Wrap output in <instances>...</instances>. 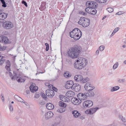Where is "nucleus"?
Instances as JSON below:
<instances>
[{
    "instance_id": "680f3d73",
    "label": "nucleus",
    "mask_w": 126,
    "mask_h": 126,
    "mask_svg": "<svg viewBox=\"0 0 126 126\" xmlns=\"http://www.w3.org/2000/svg\"><path fill=\"white\" fill-rule=\"evenodd\" d=\"M115 33L114 32H112V34H111V35L110 36V37H112Z\"/></svg>"
},
{
    "instance_id": "a878e982",
    "label": "nucleus",
    "mask_w": 126,
    "mask_h": 126,
    "mask_svg": "<svg viewBox=\"0 0 126 126\" xmlns=\"http://www.w3.org/2000/svg\"><path fill=\"white\" fill-rule=\"evenodd\" d=\"M89 79L88 77H86L83 78L82 76V78L81 79L80 82L82 83H84L86 82L87 81H89Z\"/></svg>"
},
{
    "instance_id": "0e129e2a",
    "label": "nucleus",
    "mask_w": 126,
    "mask_h": 126,
    "mask_svg": "<svg viewBox=\"0 0 126 126\" xmlns=\"http://www.w3.org/2000/svg\"><path fill=\"white\" fill-rule=\"evenodd\" d=\"M122 12H119L116 13V14L117 15H120L122 14L121 13Z\"/></svg>"
},
{
    "instance_id": "338daca9",
    "label": "nucleus",
    "mask_w": 126,
    "mask_h": 126,
    "mask_svg": "<svg viewBox=\"0 0 126 126\" xmlns=\"http://www.w3.org/2000/svg\"><path fill=\"white\" fill-rule=\"evenodd\" d=\"M99 51L98 50H96V53L97 54V55H98L99 53Z\"/></svg>"
},
{
    "instance_id": "e2e57ef3",
    "label": "nucleus",
    "mask_w": 126,
    "mask_h": 126,
    "mask_svg": "<svg viewBox=\"0 0 126 126\" xmlns=\"http://www.w3.org/2000/svg\"><path fill=\"white\" fill-rule=\"evenodd\" d=\"M48 86V87L49 88H51V87H52H52H53L52 86V85H50V84Z\"/></svg>"
},
{
    "instance_id": "b1692460",
    "label": "nucleus",
    "mask_w": 126,
    "mask_h": 126,
    "mask_svg": "<svg viewBox=\"0 0 126 126\" xmlns=\"http://www.w3.org/2000/svg\"><path fill=\"white\" fill-rule=\"evenodd\" d=\"M7 17V15L6 14L0 12V20L5 19Z\"/></svg>"
},
{
    "instance_id": "3c124183",
    "label": "nucleus",
    "mask_w": 126,
    "mask_h": 126,
    "mask_svg": "<svg viewBox=\"0 0 126 126\" xmlns=\"http://www.w3.org/2000/svg\"><path fill=\"white\" fill-rule=\"evenodd\" d=\"M119 28L118 27H117L114 30L113 32L116 33L119 30Z\"/></svg>"
},
{
    "instance_id": "473e14b6",
    "label": "nucleus",
    "mask_w": 126,
    "mask_h": 126,
    "mask_svg": "<svg viewBox=\"0 0 126 126\" xmlns=\"http://www.w3.org/2000/svg\"><path fill=\"white\" fill-rule=\"evenodd\" d=\"M65 109L64 108H60L57 110L60 113H63L65 111Z\"/></svg>"
},
{
    "instance_id": "58836bf2",
    "label": "nucleus",
    "mask_w": 126,
    "mask_h": 126,
    "mask_svg": "<svg viewBox=\"0 0 126 126\" xmlns=\"http://www.w3.org/2000/svg\"><path fill=\"white\" fill-rule=\"evenodd\" d=\"M107 0H96V1L99 3H103L106 2Z\"/></svg>"
},
{
    "instance_id": "7ed1b4c3",
    "label": "nucleus",
    "mask_w": 126,
    "mask_h": 126,
    "mask_svg": "<svg viewBox=\"0 0 126 126\" xmlns=\"http://www.w3.org/2000/svg\"><path fill=\"white\" fill-rule=\"evenodd\" d=\"M78 23L84 27H86L89 26L90 24V20L88 18L84 17H81L78 22Z\"/></svg>"
},
{
    "instance_id": "49530a36",
    "label": "nucleus",
    "mask_w": 126,
    "mask_h": 126,
    "mask_svg": "<svg viewBox=\"0 0 126 126\" xmlns=\"http://www.w3.org/2000/svg\"><path fill=\"white\" fill-rule=\"evenodd\" d=\"M45 5H41V7L40 9V10H43L45 8Z\"/></svg>"
},
{
    "instance_id": "6e6552de",
    "label": "nucleus",
    "mask_w": 126,
    "mask_h": 126,
    "mask_svg": "<svg viewBox=\"0 0 126 126\" xmlns=\"http://www.w3.org/2000/svg\"><path fill=\"white\" fill-rule=\"evenodd\" d=\"M99 109L98 107L91 108L85 111V113L88 114L92 115L95 112Z\"/></svg>"
},
{
    "instance_id": "a211bd4d",
    "label": "nucleus",
    "mask_w": 126,
    "mask_h": 126,
    "mask_svg": "<svg viewBox=\"0 0 126 126\" xmlns=\"http://www.w3.org/2000/svg\"><path fill=\"white\" fill-rule=\"evenodd\" d=\"M72 113L73 117L75 118H78L81 115V114L79 113L78 111L76 110L72 111Z\"/></svg>"
},
{
    "instance_id": "a19ab883",
    "label": "nucleus",
    "mask_w": 126,
    "mask_h": 126,
    "mask_svg": "<svg viewBox=\"0 0 126 126\" xmlns=\"http://www.w3.org/2000/svg\"><path fill=\"white\" fill-rule=\"evenodd\" d=\"M106 9L110 13L112 12L113 11V9L111 7L107 8Z\"/></svg>"
},
{
    "instance_id": "6ab92c4d",
    "label": "nucleus",
    "mask_w": 126,
    "mask_h": 126,
    "mask_svg": "<svg viewBox=\"0 0 126 126\" xmlns=\"http://www.w3.org/2000/svg\"><path fill=\"white\" fill-rule=\"evenodd\" d=\"M14 98L16 100L19 102H21L22 103H25V101L24 100L17 95H15Z\"/></svg>"
},
{
    "instance_id": "20e7f679",
    "label": "nucleus",
    "mask_w": 126,
    "mask_h": 126,
    "mask_svg": "<svg viewBox=\"0 0 126 126\" xmlns=\"http://www.w3.org/2000/svg\"><path fill=\"white\" fill-rule=\"evenodd\" d=\"M11 79L13 80L16 79L19 82H22L25 81V79L23 78L19 74H16L11 77Z\"/></svg>"
},
{
    "instance_id": "4d7b16f0",
    "label": "nucleus",
    "mask_w": 126,
    "mask_h": 126,
    "mask_svg": "<svg viewBox=\"0 0 126 126\" xmlns=\"http://www.w3.org/2000/svg\"><path fill=\"white\" fill-rule=\"evenodd\" d=\"M39 96V95L38 94H36L35 95V98H38Z\"/></svg>"
},
{
    "instance_id": "aec40b11",
    "label": "nucleus",
    "mask_w": 126,
    "mask_h": 126,
    "mask_svg": "<svg viewBox=\"0 0 126 126\" xmlns=\"http://www.w3.org/2000/svg\"><path fill=\"white\" fill-rule=\"evenodd\" d=\"M75 94V92L71 91H68L66 94V96L69 97H71L74 96Z\"/></svg>"
},
{
    "instance_id": "cd10ccee",
    "label": "nucleus",
    "mask_w": 126,
    "mask_h": 126,
    "mask_svg": "<svg viewBox=\"0 0 126 126\" xmlns=\"http://www.w3.org/2000/svg\"><path fill=\"white\" fill-rule=\"evenodd\" d=\"M10 63L9 62V61H8L7 62L6 65L5 66V68L8 71H10Z\"/></svg>"
},
{
    "instance_id": "412c9836",
    "label": "nucleus",
    "mask_w": 126,
    "mask_h": 126,
    "mask_svg": "<svg viewBox=\"0 0 126 126\" xmlns=\"http://www.w3.org/2000/svg\"><path fill=\"white\" fill-rule=\"evenodd\" d=\"M30 90L32 92L34 93L37 91L38 89V87L36 86H34L33 85H31L29 87Z\"/></svg>"
},
{
    "instance_id": "864d4df0",
    "label": "nucleus",
    "mask_w": 126,
    "mask_h": 126,
    "mask_svg": "<svg viewBox=\"0 0 126 126\" xmlns=\"http://www.w3.org/2000/svg\"><path fill=\"white\" fill-rule=\"evenodd\" d=\"M4 62V60H2L0 61V65H2Z\"/></svg>"
},
{
    "instance_id": "2eb2a0df",
    "label": "nucleus",
    "mask_w": 126,
    "mask_h": 126,
    "mask_svg": "<svg viewBox=\"0 0 126 126\" xmlns=\"http://www.w3.org/2000/svg\"><path fill=\"white\" fill-rule=\"evenodd\" d=\"M53 115V113L51 111L48 112L46 113L45 115V118L46 120H48L52 117Z\"/></svg>"
},
{
    "instance_id": "8fccbe9b",
    "label": "nucleus",
    "mask_w": 126,
    "mask_h": 126,
    "mask_svg": "<svg viewBox=\"0 0 126 126\" xmlns=\"http://www.w3.org/2000/svg\"><path fill=\"white\" fill-rule=\"evenodd\" d=\"M22 3L24 4V5L26 6L27 7L28 5L27 4L26 2L24 0H23L22 2Z\"/></svg>"
},
{
    "instance_id": "f3484780",
    "label": "nucleus",
    "mask_w": 126,
    "mask_h": 126,
    "mask_svg": "<svg viewBox=\"0 0 126 126\" xmlns=\"http://www.w3.org/2000/svg\"><path fill=\"white\" fill-rule=\"evenodd\" d=\"M79 61L77 60L74 64V66L75 68L79 70H80L82 68V67L80 64L79 63Z\"/></svg>"
},
{
    "instance_id": "dca6fc26",
    "label": "nucleus",
    "mask_w": 126,
    "mask_h": 126,
    "mask_svg": "<svg viewBox=\"0 0 126 126\" xmlns=\"http://www.w3.org/2000/svg\"><path fill=\"white\" fill-rule=\"evenodd\" d=\"M77 96L78 99L80 100L81 101V100H84L86 99V96L83 93H79L77 95Z\"/></svg>"
},
{
    "instance_id": "9d476101",
    "label": "nucleus",
    "mask_w": 126,
    "mask_h": 126,
    "mask_svg": "<svg viewBox=\"0 0 126 126\" xmlns=\"http://www.w3.org/2000/svg\"><path fill=\"white\" fill-rule=\"evenodd\" d=\"M93 104L92 101L87 100L84 102L83 103V106L84 108H89L93 105Z\"/></svg>"
},
{
    "instance_id": "2f4dec72",
    "label": "nucleus",
    "mask_w": 126,
    "mask_h": 126,
    "mask_svg": "<svg viewBox=\"0 0 126 126\" xmlns=\"http://www.w3.org/2000/svg\"><path fill=\"white\" fill-rule=\"evenodd\" d=\"M119 118L120 119H121V120L123 122H126V120L124 117H123L121 115H119Z\"/></svg>"
},
{
    "instance_id": "c9c22d12",
    "label": "nucleus",
    "mask_w": 126,
    "mask_h": 126,
    "mask_svg": "<svg viewBox=\"0 0 126 126\" xmlns=\"http://www.w3.org/2000/svg\"><path fill=\"white\" fill-rule=\"evenodd\" d=\"M0 1L2 4V6L4 7H6V6L5 2L4 0H0Z\"/></svg>"
},
{
    "instance_id": "f03ea898",
    "label": "nucleus",
    "mask_w": 126,
    "mask_h": 126,
    "mask_svg": "<svg viewBox=\"0 0 126 126\" xmlns=\"http://www.w3.org/2000/svg\"><path fill=\"white\" fill-rule=\"evenodd\" d=\"M82 33L79 29L76 28L70 32V35L71 37L73 38L74 40H77L81 37Z\"/></svg>"
},
{
    "instance_id": "bf43d9fd",
    "label": "nucleus",
    "mask_w": 126,
    "mask_h": 126,
    "mask_svg": "<svg viewBox=\"0 0 126 126\" xmlns=\"http://www.w3.org/2000/svg\"><path fill=\"white\" fill-rule=\"evenodd\" d=\"M52 89L53 90H54L55 91L57 92V89L55 87H52Z\"/></svg>"
},
{
    "instance_id": "774afa93",
    "label": "nucleus",
    "mask_w": 126,
    "mask_h": 126,
    "mask_svg": "<svg viewBox=\"0 0 126 126\" xmlns=\"http://www.w3.org/2000/svg\"><path fill=\"white\" fill-rule=\"evenodd\" d=\"M3 58V56L0 55V60H1Z\"/></svg>"
},
{
    "instance_id": "0eeeda50",
    "label": "nucleus",
    "mask_w": 126,
    "mask_h": 126,
    "mask_svg": "<svg viewBox=\"0 0 126 126\" xmlns=\"http://www.w3.org/2000/svg\"><path fill=\"white\" fill-rule=\"evenodd\" d=\"M84 88L87 91H91L94 88V87L90 82L86 83L84 85Z\"/></svg>"
},
{
    "instance_id": "de8ad7c7",
    "label": "nucleus",
    "mask_w": 126,
    "mask_h": 126,
    "mask_svg": "<svg viewBox=\"0 0 126 126\" xmlns=\"http://www.w3.org/2000/svg\"><path fill=\"white\" fill-rule=\"evenodd\" d=\"M84 95L85 96H86V98L87 99V97H89V92L88 93L87 92H85L84 94Z\"/></svg>"
},
{
    "instance_id": "393cba45",
    "label": "nucleus",
    "mask_w": 126,
    "mask_h": 126,
    "mask_svg": "<svg viewBox=\"0 0 126 126\" xmlns=\"http://www.w3.org/2000/svg\"><path fill=\"white\" fill-rule=\"evenodd\" d=\"M82 78V76L81 75H76L74 77L75 80L77 82L80 81L81 79Z\"/></svg>"
},
{
    "instance_id": "c756f323",
    "label": "nucleus",
    "mask_w": 126,
    "mask_h": 126,
    "mask_svg": "<svg viewBox=\"0 0 126 126\" xmlns=\"http://www.w3.org/2000/svg\"><path fill=\"white\" fill-rule=\"evenodd\" d=\"M119 89V87L118 86H116L112 88L111 90L110 91L111 92H113L118 90Z\"/></svg>"
},
{
    "instance_id": "f257e3e1",
    "label": "nucleus",
    "mask_w": 126,
    "mask_h": 126,
    "mask_svg": "<svg viewBox=\"0 0 126 126\" xmlns=\"http://www.w3.org/2000/svg\"><path fill=\"white\" fill-rule=\"evenodd\" d=\"M82 50L81 47L78 45H76L71 47L68 51V56L70 58L74 59L79 56Z\"/></svg>"
},
{
    "instance_id": "39448f33",
    "label": "nucleus",
    "mask_w": 126,
    "mask_h": 126,
    "mask_svg": "<svg viewBox=\"0 0 126 126\" xmlns=\"http://www.w3.org/2000/svg\"><path fill=\"white\" fill-rule=\"evenodd\" d=\"M13 24L10 21H7L4 22L3 24V27L5 29L9 30L13 27Z\"/></svg>"
},
{
    "instance_id": "4468645a",
    "label": "nucleus",
    "mask_w": 126,
    "mask_h": 126,
    "mask_svg": "<svg viewBox=\"0 0 126 126\" xmlns=\"http://www.w3.org/2000/svg\"><path fill=\"white\" fill-rule=\"evenodd\" d=\"M80 86L78 84H75L72 87V89L76 92H78L80 89Z\"/></svg>"
},
{
    "instance_id": "37998d69",
    "label": "nucleus",
    "mask_w": 126,
    "mask_h": 126,
    "mask_svg": "<svg viewBox=\"0 0 126 126\" xmlns=\"http://www.w3.org/2000/svg\"><path fill=\"white\" fill-rule=\"evenodd\" d=\"M45 45L46 46V50L47 51H48L49 50V45L47 43H46L45 44Z\"/></svg>"
},
{
    "instance_id": "f704fd0d",
    "label": "nucleus",
    "mask_w": 126,
    "mask_h": 126,
    "mask_svg": "<svg viewBox=\"0 0 126 126\" xmlns=\"http://www.w3.org/2000/svg\"><path fill=\"white\" fill-rule=\"evenodd\" d=\"M91 8L90 7H88L85 9V11L87 13L90 14V12L91 11Z\"/></svg>"
},
{
    "instance_id": "c03bdc74",
    "label": "nucleus",
    "mask_w": 126,
    "mask_h": 126,
    "mask_svg": "<svg viewBox=\"0 0 126 126\" xmlns=\"http://www.w3.org/2000/svg\"><path fill=\"white\" fill-rule=\"evenodd\" d=\"M125 79H120L118 80V82L119 83H123L125 81Z\"/></svg>"
},
{
    "instance_id": "79ce46f5",
    "label": "nucleus",
    "mask_w": 126,
    "mask_h": 126,
    "mask_svg": "<svg viewBox=\"0 0 126 126\" xmlns=\"http://www.w3.org/2000/svg\"><path fill=\"white\" fill-rule=\"evenodd\" d=\"M89 97H91L94 95V94L93 92L92 91H90L89 92Z\"/></svg>"
},
{
    "instance_id": "69168bd1",
    "label": "nucleus",
    "mask_w": 126,
    "mask_h": 126,
    "mask_svg": "<svg viewBox=\"0 0 126 126\" xmlns=\"http://www.w3.org/2000/svg\"><path fill=\"white\" fill-rule=\"evenodd\" d=\"M40 104L41 105H44L45 104V103L43 102H41L40 103Z\"/></svg>"
},
{
    "instance_id": "c85d7f7f",
    "label": "nucleus",
    "mask_w": 126,
    "mask_h": 126,
    "mask_svg": "<svg viewBox=\"0 0 126 126\" xmlns=\"http://www.w3.org/2000/svg\"><path fill=\"white\" fill-rule=\"evenodd\" d=\"M95 8H91V11L90 14L92 15H95L96 13V11L95 9Z\"/></svg>"
},
{
    "instance_id": "f8f14e48",
    "label": "nucleus",
    "mask_w": 126,
    "mask_h": 126,
    "mask_svg": "<svg viewBox=\"0 0 126 126\" xmlns=\"http://www.w3.org/2000/svg\"><path fill=\"white\" fill-rule=\"evenodd\" d=\"M74 84L73 81L72 80L67 81L65 84V88L67 89H69L70 88H71L72 89V87Z\"/></svg>"
},
{
    "instance_id": "7c9ffc66",
    "label": "nucleus",
    "mask_w": 126,
    "mask_h": 126,
    "mask_svg": "<svg viewBox=\"0 0 126 126\" xmlns=\"http://www.w3.org/2000/svg\"><path fill=\"white\" fill-rule=\"evenodd\" d=\"M59 104L60 106L62 107H65L66 106V104L61 101H59Z\"/></svg>"
},
{
    "instance_id": "72a5a7b5",
    "label": "nucleus",
    "mask_w": 126,
    "mask_h": 126,
    "mask_svg": "<svg viewBox=\"0 0 126 126\" xmlns=\"http://www.w3.org/2000/svg\"><path fill=\"white\" fill-rule=\"evenodd\" d=\"M119 65L118 63V62H116V63L114 65L113 67V70H115L117 68Z\"/></svg>"
},
{
    "instance_id": "052dcab7",
    "label": "nucleus",
    "mask_w": 126,
    "mask_h": 126,
    "mask_svg": "<svg viewBox=\"0 0 126 126\" xmlns=\"http://www.w3.org/2000/svg\"><path fill=\"white\" fill-rule=\"evenodd\" d=\"M30 92V91L29 90H27L26 91V93L27 94H29Z\"/></svg>"
},
{
    "instance_id": "9b49d317",
    "label": "nucleus",
    "mask_w": 126,
    "mask_h": 126,
    "mask_svg": "<svg viewBox=\"0 0 126 126\" xmlns=\"http://www.w3.org/2000/svg\"><path fill=\"white\" fill-rule=\"evenodd\" d=\"M54 91L51 89H47L46 91V95L50 98L54 96Z\"/></svg>"
},
{
    "instance_id": "5fc2aeb1",
    "label": "nucleus",
    "mask_w": 126,
    "mask_h": 126,
    "mask_svg": "<svg viewBox=\"0 0 126 126\" xmlns=\"http://www.w3.org/2000/svg\"><path fill=\"white\" fill-rule=\"evenodd\" d=\"M42 96L43 98H45L46 97V95L44 94L43 93L42 95Z\"/></svg>"
},
{
    "instance_id": "4be33fe9",
    "label": "nucleus",
    "mask_w": 126,
    "mask_h": 126,
    "mask_svg": "<svg viewBox=\"0 0 126 126\" xmlns=\"http://www.w3.org/2000/svg\"><path fill=\"white\" fill-rule=\"evenodd\" d=\"M47 108L49 110H52L54 108V105L51 103H48L46 105Z\"/></svg>"
},
{
    "instance_id": "bb28decb",
    "label": "nucleus",
    "mask_w": 126,
    "mask_h": 126,
    "mask_svg": "<svg viewBox=\"0 0 126 126\" xmlns=\"http://www.w3.org/2000/svg\"><path fill=\"white\" fill-rule=\"evenodd\" d=\"M1 40L2 42L5 43H8L9 40L8 38L5 36H2L1 38Z\"/></svg>"
},
{
    "instance_id": "e433bc0d",
    "label": "nucleus",
    "mask_w": 126,
    "mask_h": 126,
    "mask_svg": "<svg viewBox=\"0 0 126 126\" xmlns=\"http://www.w3.org/2000/svg\"><path fill=\"white\" fill-rule=\"evenodd\" d=\"M6 48V47L5 46H1L0 44V50L2 51L4 50Z\"/></svg>"
},
{
    "instance_id": "6e6d98bb",
    "label": "nucleus",
    "mask_w": 126,
    "mask_h": 126,
    "mask_svg": "<svg viewBox=\"0 0 126 126\" xmlns=\"http://www.w3.org/2000/svg\"><path fill=\"white\" fill-rule=\"evenodd\" d=\"M45 84L46 86H48L49 84V83L48 82H47L45 83Z\"/></svg>"
},
{
    "instance_id": "a18cd8bd",
    "label": "nucleus",
    "mask_w": 126,
    "mask_h": 126,
    "mask_svg": "<svg viewBox=\"0 0 126 126\" xmlns=\"http://www.w3.org/2000/svg\"><path fill=\"white\" fill-rule=\"evenodd\" d=\"M104 46H101L99 47V49L100 51H102L104 50Z\"/></svg>"
},
{
    "instance_id": "4c0bfd02",
    "label": "nucleus",
    "mask_w": 126,
    "mask_h": 126,
    "mask_svg": "<svg viewBox=\"0 0 126 126\" xmlns=\"http://www.w3.org/2000/svg\"><path fill=\"white\" fill-rule=\"evenodd\" d=\"M64 77L66 78H68L71 76L70 75L67 73H65L64 74Z\"/></svg>"
},
{
    "instance_id": "1a4fd4ad",
    "label": "nucleus",
    "mask_w": 126,
    "mask_h": 126,
    "mask_svg": "<svg viewBox=\"0 0 126 126\" xmlns=\"http://www.w3.org/2000/svg\"><path fill=\"white\" fill-rule=\"evenodd\" d=\"M79 63L81 65L82 68L86 66L87 64V61L84 58H80L78 60Z\"/></svg>"
},
{
    "instance_id": "ddd939ff",
    "label": "nucleus",
    "mask_w": 126,
    "mask_h": 126,
    "mask_svg": "<svg viewBox=\"0 0 126 126\" xmlns=\"http://www.w3.org/2000/svg\"><path fill=\"white\" fill-rule=\"evenodd\" d=\"M71 101L73 104L76 105L79 104L81 102L80 100H78L76 97H73L71 99Z\"/></svg>"
},
{
    "instance_id": "09e8293b",
    "label": "nucleus",
    "mask_w": 126,
    "mask_h": 126,
    "mask_svg": "<svg viewBox=\"0 0 126 126\" xmlns=\"http://www.w3.org/2000/svg\"><path fill=\"white\" fill-rule=\"evenodd\" d=\"M59 124L58 122H55L51 126H56Z\"/></svg>"
},
{
    "instance_id": "13d9d810",
    "label": "nucleus",
    "mask_w": 126,
    "mask_h": 126,
    "mask_svg": "<svg viewBox=\"0 0 126 126\" xmlns=\"http://www.w3.org/2000/svg\"><path fill=\"white\" fill-rule=\"evenodd\" d=\"M82 15H83L84 16H86L87 15V14L83 12H81V13Z\"/></svg>"
},
{
    "instance_id": "ea45409f",
    "label": "nucleus",
    "mask_w": 126,
    "mask_h": 126,
    "mask_svg": "<svg viewBox=\"0 0 126 126\" xmlns=\"http://www.w3.org/2000/svg\"><path fill=\"white\" fill-rule=\"evenodd\" d=\"M9 107L10 112H12L13 110V107L12 105L10 104L9 105Z\"/></svg>"
},
{
    "instance_id": "423d86ee",
    "label": "nucleus",
    "mask_w": 126,
    "mask_h": 126,
    "mask_svg": "<svg viewBox=\"0 0 126 126\" xmlns=\"http://www.w3.org/2000/svg\"><path fill=\"white\" fill-rule=\"evenodd\" d=\"M86 6L89 7L91 8H96L98 6L97 3L94 1H88L86 2Z\"/></svg>"
},
{
    "instance_id": "603ef678",
    "label": "nucleus",
    "mask_w": 126,
    "mask_h": 126,
    "mask_svg": "<svg viewBox=\"0 0 126 126\" xmlns=\"http://www.w3.org/2000/svg\"><path fill=\"white\" fill-rule=\"evenodd\" d=\"M1 98L2 102H4V99L3 96V94H1Z\"/></svg>"
},
{
    "instance_id": "5701e85b",
    "label": "nucleus",
    "mask_w": 126,
    "mask_h": 126,
    "mask_svg": "<svg viewBox=\"0 0 126 126\" xmlns=\"http://www.w3.org/2000/svg\"><path fill=\"white\" fill-rule=\"evenodd\" d=\"M60 97L61 100L63 101L66 102H69L70 101V100L69 99L63 95H61Z\"/></svg>"
}]
</instances>
